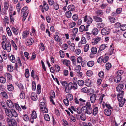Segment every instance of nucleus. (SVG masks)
Segmentation results:
<instances>
[{
	"mask_svg": "<svg viewBox=\"0 0 126 126\" xmlns=\"http://www.w3.org/2000/svg\"><path fill=\"white\" fill-rule=\"evenodd\" d=\"M41 91V85L39 84L37 85V93L39 94Z\"/></svg>",
	"mask_w": 126,
	"mask_h": 126,
	"instance_id": "obj_38",
	"label": "nucleus"
},
{
	"mask_svg": "<svg viewBox=\"0 0 126 126\" xmlns=\"http://www.w3.org/2000/svg\"><path fill=\"white\" fill-rule=\"evenodd\" d=\"M121 77L116 75V77L114 78V80L115 82H119L121 80Z\"/></svg>",
	"mask_w": 126,
	"mask_h": 126,
	"instance_id": "obj_25",
	"label": "nucleus"
},
{
	"mask_svg": "<svg viewBox=\"0 0 126 126\" xmlns=\"http://www.w3.org/2000/svg\"><path fill=\"white\" fill-rule=\"evenodd\" d=\"M6 102L8 106L10 108H13L14 107V104L11 100H8Z\"/></svg>",
	"mask_w": 126,
	"mask_h": 126,
	"instance_id": "obj_15",
	"label": "nucleus"
},
{
	"mask_svg": "<svg viewBox=\"0 0 126 126\" xmlns=\"http://www.w3.org/2000/svg\"><path fill=\"white\" fill-rule=\"evenodd\" d=\"M33 42V40L32 38L27 40L26 42L25 43L27 46L31 45L32 44V42Z\"/></svg>",
	"mask_w": 126,
	"mask_h": 126,
	"instance_id": "obj_19",
	"label": "nucleus"
},
{
	"mask_svg": "<svg viewBox=\"0 0 126 126\" xmlns=\"http://www.w3.org/2000/svg\"><path fill=\"white\" fill-rule=\"evenodd\" d=\"M10 61L13 63H15L16 62V59L15 56L13 55H12L9 57Z\"/></svg>",
	"mask_w": 126,
	"mask_h": 126,
	"instance_id": "obj_35",
	"label": "nucleus"
},
{
	"mask_svg": "<svg viewBox=\"0 0 126 126\" xmlns=\"http://www.w3.org/2000/svg\"><path fill=\"white\" fill-rule=\"evenodd\" d=\"M5 77H6L7 79V81L9 82L10 81L11 79H12V77L11 74L8 73H6L5 75Z\"/></svg>",
	"mask_w": 126,
	"mask_h": 126,
	"instance_id": "obj_23",
	"label": "nucleus"
},
{
	"mask_svg": "<svg viewBox=\"0 0 126 126\" xmlns=\"http://www.w3.org/2000/svg\"><path fill=\"white\" fill-rule=\"evenodd\" d=\"M79 31L80 32H82L84 31H85V26L83 25H81L79 27Z\"/></svg>",
	"mask_w": 126,
	"mask_h": 126,
	"instance_id": "obj_48",
	"label": "nucleus"
},
{
	"mask_svg": "<svg viewBox=\"0 0 126 126\" xmlns=\"http://www.w3.org/2000/svg\"><path fill=\"white\" fill-rule=\"evenodd\" d=\"M7 88L8 90L10 91H12L14 90V87L12 84L7 85Z\"/></svg>",
	"mask_w": 126,
	"mask_h": 126,
	"instance_id": "obj_41",
	"label": "nucleus"
},
{
	"mask_svg": "<svg viewBox=\"0 0 126 126\" xmlns=\"http://www.w3.org/2000/svg\"><path fill=\"white\" fill-rule=\"evenodd\" d=\"M0 82L1 83H4L6 82V79L4 77H0Z\"/></svg>",
	"mask_w": 126,
	"mask_h": 126,
	"instance_id": "obj_54",
	"label": "nucleus"
},
{
	"mask_svg": "<svg viewBox=\"0 0 126 126\" xmlns=\"http://www.w3.org/2000/svg\"><path fill=\"white\" fill-rule=\"evenodd\" d=\"M110 31L109 28L105 27L101 30V33L103 35H107L110 33Z\"/></svg>",
	"mask_w": 126,
	"mask_h": 126,
	"instance_id": "obj_8",
	"label": "nucleus"
},
{
	"mask_svg": "<svg viewBox=\"0 0 126 126\" xmlns=\"http://www.w3.org/2000/svg\"><path fill=\"white\" fill-rule=\"evenodd\" d=\"M11 29L12 30V31L15 35H17L18 33V30L13 27H12Z\"/></svg>",
	"mask_w": 126,
	"mask_h": 126,
	"instance_id": "obj_29",
	"label": "nucleus"
},
{
	"mask_svg": "<svg viewBox=\"0 0 126 126\" xmlns=\"http://www.w3.org/2000/svg\"><path fill=\"white\" fill-rule=\"evenodd\" d=\"M87 108L86 107H82L81 108V111H82V113H86V112H87Z\"/></svg>",
	"mask_w": 126,
	"mask_h": 126,
	"instance_id": "obj_55",
	"label": "nucleus"
},
{
	"mask_svg": "<svg viewBox=\"0 0 126 126\" xmlns=\"http://www.w3.org/2000/svg\"><path fill=\"white\" fill-rule=\"evenodd\" d=\"M6 121L7 122L9 126H17V123L15 120L8 118H6Z\"/></svg>",
	"mask_w": 126,
	"mask_h": 126,
	"instance_id": "obj_7",
	"label": "nucleus"
},
{
	"mask_svg": "<svg viewBox=\"0 0 126 126\" xmlns=\"http://www.w3.org/2000/svg\"><path fill=\"white\" fill-rule=\"evenodd\" d=\"M6 30L8 36H11L12 35V32L10 28L8 27H7L6 28Z\"/></svg>",
	"mask_w": 126,
	"mask_h": 126,
	"instance_id": "obj_32",
	"label": "nucleus"
},
{
	"mask_svg": "<svg viewBox=\"0 0 126 126\" xmlns=\"http://www.w3.org/2000/svg\"><path fill=\"white\" fill-rule=\"evenodd\" d=\"M111 67V64L109 63H108L106 64V67L107 70H109Z\"/></svg>",
	"mask_w": 126,
	"mask_h": 126,
	"instance_id": "obj_52",
	"label": "nucleus"
},
{
	"mask_svg": "<svg viewBox=\"0 0 126 126\" xmlns=\"http://www.w3.org/2000/svg\"><path fill=\"white\" fill-rule=\"evenodd\" d=\"M7 68L8 70L10 72H12L13 70V68L12 66L8 65L7 66Z\"/></svg>",
	"mask_w": 126,
	"mask_h": 126,
	"instance_id": "obj_42",
	"label": "nucleus"
},
{
	"mask_svg": "<svg viewBox=\"0 0 126 126\" xmlns=\"http://www.w3.org/2000/svg\"><path fill=\"white\" fill-rule=\"evenodd\" d=\"M63 63L64 64H65L66 66H68L70 64V62L69 60L66 59H64L63 60Z\"/></svg>",
	"mask_w": 126,
	"mask_h": 126,
	"instance_id": "obj_40",
	"label": "nucleus"
},
{
	"mask_svg": "<svg viewBox=\"0 0 126 126\" xmlns=\"http://www.w3.org/2000/svg\"><path fill=\"white\" fill-rule=\"evenodd\" d=\"M98 108L97 107H95L93 110V114L94 116L96 115L98 113Z\"/></svg>",
	"mask_w": 126,
	"mask_h": 126,
	"instance_id": "obj_28",
	"label": "nucleus"
},
{
	"mask_svg": "<svg viewBox=\"0 0 126 126\" xmlns=\"http://www.w3.org/2000/svg\"><path fill=\"white\" fill-rule=\"evenodd\" d=\"M103 57L101 56L97 60L98 63H101L102 62H103Z\"/></svg>",
	"mask_w": 126,
	"mask_h": 126,
	"instance_id": "obj_62",
	"label": "nucleus"
},
{
	"mask_svg": "<svg viewBox=\"0 0 126 126\" xmlns=\"http://www.w3.org/2000/svg\"><path fill=\"white\" fill-rule=\"evenodd\" d=\"M124 87V85L122 84H119L116 88V90L118 92H119L118 93L117 97L119 102V105L120 107H123L125 104L126 100L125 98H123V96L124 94V91H121Z\"/></svg>",
	"mask_w": 126,
	"mask_h": 126,
	"instance_id": "obj_1",
	"label": "nucleus"
},
{
	"mask_svg": "<svg viewBox=\"0 0 126 126\" xmlns=\"http://www.w3.org/2000/svg\"><path fill=\"white\" fill-rule=\"evenodd\" d=\"M5 112L6 115L9 117H11L13 116L16 117L18 115L16 112L13 109L10 110L6 109Z\"/></svg>",
	"mask_w": 126,
	"mask_h": 126,
	"instance_id": "obj_4",
	"label": "nucleus"
},
{
	"mask_svg": "<svg viewBox=\"0 0 126 126\" xmlns=\"http://www.w3.org/2000/svg\"><path fill=\"white\" fill-rule=\"evenodd\" d=\"M67 97L70 101L72 100L73 99V95L70 94H68Z\"/></svg>",
	"mask_w": 126,
	"mask_h": 126,
	"instance_id": "obj_61",
	"label": "nucleus"
},
{
	"mask_svg": "<svg viewBox=\"0 0 126 126\" xmlns=\"http://www.w3.org/2000/svg\"><path fill=\"white\" fill-rule=\"evenodd\" d=\"M108 55L107 53H106L103 57V62L104 63H106L108 61L109 57L107 56Z\"/></svg>",
	"mask_w": 126,
	"mask_h": 126,
	"instance_id": "obj_24",
	"label": "nucleus"
},
{
	"mask_svg": "<svg viewBox=\"0 0 126 126\" xmlns=\"http://www.w3.org/2000/svg\"><path fill=\"white\" fill-rule=\"evenodd\" d=\"M77 83L78 85L80 86H82L84 84V81L82 80H78Z\"/></svg>",
	"mask_w": 126,
	"mask_h": 126,
	"instance_id": "obj_47",
	"label": "nucleus"
},
{
	"mask_svg": "<svg viewBox=\"0 0 126 126\" xmlns=\"http://www.w3.org/2000/svg\"><path fill=\"white\" fill-rule=\"evenodd\" d=\"M53 6L54 9L56 10H58L59 8V5L57 3L55 2L54 3Z\"/></svg>",
	"mask_w": 126,
	"mask_h": 126,
	"instance_id": "obj_53",
	"label": "nucleus"
},
{
	"mask_svg": "<svg viewBox=\"0 0 126 126\" xmlns=\"http://www.w3.org/2000/svg\"><path fill=\"white\" fill-rule=\"evenodd\" d=\"M92 111L93 110L91 108H88V109H87L86 113L88 114H91L92 113Z\"/></svg>",
	"mask_w": 126,
	"mask_h": 126,
	"instance_id": "obj_59",
	"label": "nucleus"
},
{
	"mask_svg": "<svg viewBox=\"0 0 126 126\" xmlns=\"http://www.w3.org/2000/svg\"><path fill=\"white\" fill-rule=\"evenodd\" d=\"M31 116L32 119H35L37 117L36 113L35 111L33 110L32 111Z\"/></svg>",
	"mask_w": 126,
	"mask_h": 126,
	"instance_id": "obj_50",
	"label": "nucleus"
},
{
	"mask_svg": "<svg viewBox=\"0 0 126 126\" xmlns=\"http://www.w3.org/2000/svg\"><path fill=\"white\" fill-rule=\"evenodd\" d=\"M97 95L95 94H92L90 97V100L91 103H94L96 100Z\"/></svg>",
	"mask_w": 126,
	"mask_h": 126,
	"instance_id": "obj_14",
	"label": "nucleus"
},
{
	"mask_svg": "<svg viewBox=\"0 0 126 126\" xmlns=\"http://www.w3.org/2000/svg\"><path fill=\"white\" fill-rule=\"evenodd\" d=\"M31 99L34 101H36L38 99L37 95L34 93H32L31 94Z\"/></svg>",
	"mask_w": 126,
	"mask_h": 126,
	"instance_id": "obj_12",
	"label": "nucleus"
},
{
	"mask_svg": "<svg viewBox=\"0 0 126 126\" xmlns=\"http://www.w3.org/2000/svg\"><path fill=\"white\" fill-rule=\"evenodd\" d=\"M75 69L76 71L78 73L80 71L81 69V66L79 65H77L76 66Z\"/></svg>",
	"mask_w": 126,
	"mask_h": 126,
	"instance_id": "obj_34",
	"label": "nucleus"
},
{
	"mask_svg": "<svg viewBox=\"0 0 126 126\" xmlns=\"http://www.w3.org/2000/svg\"><path fill=\"white\" fill-rule=\"evenodd\" d=\"M93 19L96 22H100L102 21V18L97 16H93Z\"/></svg>",
	"mask_w": 126,
	"mask_h": 126,
	"instance_id": "obj_21",
	"label": "nucleus"
},
{
	"mask_svg": "<svg viewBox=\"0 0 126 126\" xmlns=\"http://www.w3.org/2000/svg\"><path fill=\"white\" fill-rule=\"evenodd\" d=\"M63 102L64 104L67 106H68L69 105V103L68 100L67 98H66V99H64L63 100Z\"/></svg>",
	"mask_w": 126,
	"mask_h": 126,
	"instance_id": "obj_58",
	"label": "nucleus"
},
{
	"mask_svg": "<svg viewBox=\"0 0 126 126\" xmlns=\"http://www.w3.org/2000/svg\"><path fill=\"white\" fill-rule=\"evenodd\" d=\"M44 117L45 120L48 121H50V118L49 115L48 114H46L44 115Z\"/></svg>",
	"mask_w": 126,
	"mask_h": 126,
	"instance_id": "obj_33",
	"label": "nucleus"
},
{
	"mask_svg": "<svg viewBox=\"0 0 126 126\" xmlns=\"http://www.w3.org/2000/svg\"><path fill=\"white\" fill-rule=\"evenodd\" d=\"M22 118L23 120L26 121H28L29 120V118L27 114L23 115Z\"/></svg>",
	"mask_w": 126,
	"mask_h": 126,
	"instance_id": "obj_43",
	"label": "nucleus"
},
{
	"mask_svg": "<svg viewBox=\"0 0 126 126\" xmlns=\"http://www.w3.org/2000/svg\"><path fill=\"white\" fill-rule=\"evenodd\" d=\"M98 32V29L96 28H94L92 31V33L94 35H97Z\"/></svg>",
	"mask_w": 126,
	"mask_h": 126,
	"instance_id": "obj_30",
	"label": "nucleus"
},
{
	"mask_svg": "<svg viewBox=\"0 0 126 126\" xmlns=\"http://www.w3.org/2000/svg\"><path fill=\"white\" fill-rule=\"evenodd\" d=\"M25 77L26 78H29V73L28 69H27L25 70Z\"/></svg>",
	"mask_w": 126,
	"mask_h": 126,
	"instance_id": "obj_51",
	"label": "nucleus"
},
{
	"mask_svg": "<svg viewBox=\"0 0 126 126\" xmlns=\"http://www.w3.org/2000/svg\"><path fill=\"white\" fill-rule=\"evenodd\" d=\"M80 118L82 120L85 121L86 119V116L85 114L82 113L80 115Z\"/></svg>",
	"mask_w": 126,
	"mask_h": 126,
	"instance_id": "obj_44",
	"label": "nucleus"
},
{
	"mask_svg": "<svg viewBox=\"0 0 126 126\" xmlns=\"http://www.w3.org/2000/svg\"><path fill=\"white\" fill-rule=\"evenodd\" d=\"M41 112L43 113H48V111L46 107L42 109H40Z\"/></svg>",
	"mask_w": 126,
	"mask_h": 126,
	"instance_id": "obj_46",
	"label": "nucleus"
},
{
	"mask_svg": "<svg viewBox=\"0 0 126 126\" xmlns=\"http://www.w3.org/2000/svg\"><path fill=\"white\" fill-rule=\"evenodd\" d=\"M101 39V37H97L95 38L94 40V42H92L93 44L94 45H96L98 43Z\"/></svg>",
	"mask_w": 126,
	"mask_h": 126,
	"instance_id": "obj_17",
	"label": "nucleus"
},
{
	"mask_svg": "<svg viewBox=\"0 0 126 126\" xmlns=\"http://www.w3.org/2000/svg\"><path fill=\"white\" fill-rule=\"evenodd\" d=\"M89 45L88 44L85 45L84 47V51L85 52H87L89 50Z\"/></svg>",
	"mask_w": 126,
	"mask_h": 126,
	"instance_id": "obj_49",
	"label": "nucleus"
},
{
	"mask_svg": "<svg viewBox=\"0 0 126 126\" xmlns=\"http://www.w3.org/2000/svg\"><path fill=\"white\" fill-rule=\"evenodd\" d=\"M87 65L89 67H92L94 64V62L93 61H91L88 62L87 63Z\"/></svg>",
	"mask_w": 126,
	"mask_h": 126,
	"instance_id": "obj_27",
	"label": "nucleus"
},
{
	"mask_svg": "<svg viewBox=\"0 0 126 126\" xmlns=\"http://www.w3.org/2000/svg\"><path fill=\"white\" fill-rule=\"evenodd\" d=\"M28 8L27 6L24 7L22 9L21 12V16L23 17L22 21H24L27 17L29 13Z\"/></svg>",
	"mask_w": 126,
	"mask_h": 126,
	"instance_id": "obj_3",
	"label": "nucleus"
},
{
	"mask_svg": "<svg viewBox=\"0 0 126 126\" xmlns=\"http://www.w3.org/2000/svg\"><path fill=\"white\" fill-rule=\"evenodd\" d=\"M1 44L3 49L6 50L8 52L10 51L11 50V46L9 41H3Z\"/></svg>",
	"mask_w": 126,
	"mask_h": 126,
	"instance_id": "obj_5",
	"label": "nucleus"
},
{
	"mask_svg": "<svg viewBox=\"0 0 126 126\" xmlns=\"http://www.w3.org/2000/svg\"><path fill=\"white\" fill-rule=\"evenodd\" d=\"M65 90L66 93H68L69 92L70 90L73 89L74 90H75L78 88L77 84L75 83H73L70 82L65 87Z\"/></svg>",
	"mask_w": 126,
	"mask_h": 126,
	"instance_id": "obj_2",
	"label": "nucleus"
},
{
	"mask_svg": "<svg viewBox=\"0 0 126 126\" xmlns=\"http://www.w3.org/2000/svg\"><path fill=\"white\" fill-rule=\"evenodd\" d=\"M107 47V44H102L100 46L99 50L100 51H102L104 50V49Z\"/></svg>",
	"mask_w": 126,
	"mask_h": 126,
	"instance_id": "obj_39",
	"label": "nucleus"
},
{
	"mask_svg": "<svg viewBox=\"0 0 126 126\" xmlns=\"http://www.w3.org/2000/svg\"><path fill=\"white\" fill-rule=\"evenodd\" d=\"M65 15L68 18H70L71 16L72 13L71 11H67L65 13Z\"/></svg>",
	"mask_w": 126,
	"mask_h": 126,
	"instance_id": "obj_36",
	"label": "nucleus"
},
{
	"mask_svg": "<svg viewBox=\"0 0 126 126\" xmlns=\"http://www.w3.org/2000/svg\"><path fill=\"white\" fill-rule=\"evenodd\" d=\"M29 32L25 31L23 32L22 35L23 37H26L29 34Z\"/></svg>",
	"mask_w": 126,
	"mask_h": 126,
	"instance_id": "obj_56",
	"label": "nucleus"
},
{
	"mask_svg": "<svg viewBox=\"0 0 126 126\" xmlns=\"http://www.w3.org/2000/svg\"><path fill=\"white\" fill-rule=\"evenodd\" d=\"M4 7L5 10H7L9 5V2L8 1H5L4 3Z\"/></svg>",
	"mask_w": 126,
	"mask_h": 126,
	"instance_id": "obj_26",
	"label": "nucleus"
},
{
	"mask_svg": "<svg viewBox=\"0 0 126 126\" xmlns=\"http://www.w3.org/2000/svg\"><path fill=\"white\" fill-rule=\"evenodd\" d=\"M93 91L92 89H91L88 90L86 87H84L81 89V91L84 93H86L89 92V91Z\"/></svg>",
	"mask_w": 126,
	"mask_h": 126,
	"instance_id": "obj_22",
	"label": "nucleus"
},
{
	"mask_svg": "<svg viewBox=\"0 0 126 126\" xmlns=\"http://www.w3.org/2000/svg\"><path fill=\"white\" fill-rule=\"evenodd\" d=\"M67 8L69 11H74L75 10V7L73 4H71L68 6Z\"/></svg>",
	"mask_w": 126,
	"mask_h": 126,
	"instance_id": "obj_16",
	"label": "nucleus"
},
{
	"mask_svg": "<svg viewBox=\"0 0 126 126\" xmlns=\"http://www.w3.org/2000/svg\"><path fill=\"white\" fill-rule=\"evenodd\" d=\"M43 8L46 11H48L49 9V6L47 3L45 1L43 2Z\"/></svg>",
	"mask_w": 126,
	"mask_h": 126,
	"instance_id": "obj_13",
	"label": "nucleus"
},
{
	"mask_svg": "<svg viewBox=\"0 0 126 126\" xmlns=\"http://www.w3.org/2000/svg\"><path fill=\"white\" fill-rule=\"evenodd\" d=\"M32 89L33 91H35L36 89V85L35 82L34 81H33L32 82Z\"/></svg>",
	"mask_w": 126,
	"mask_h": 126,
	"instance_id": "obj_57",
	"label": "nucleus"
},
{
	"mask_svg": "<svg viewBox=\"0 0 126 126\" xmlns=\"http://www.w3.org/2000/svg\"><path fill=\"white\" fill-rule=\"evenodd\" d=\"M86 43V38L83 36H82L81 38V41L78 44L79 47H81V44H84Z\"/></svg>",
	"mask_w": 126,
	"mask_h": 126,
	"instance_id": "obj_11",
	"label": "nucleus"
},
{
	"mask_svg": "<svg viewBox=\"0 0 126 126\" xmlns=\"http://www.w3.org/2000/svg\"><path fill=\"white\" fill-rule=\"evenodd\" d=\"M104 112L105 115L107 116H109L111 114V111L110 109H106L104 110Z\"/></svg>",
	"mask_w": 126,
	"mask_h": 126,
	"instance_id": "obj_18",
	"label": "nucleus"
},
{
	"mask_svg": "<svg viewBox=\"0 0 126 126\" xmlns=\"http://www.w3.org/2000/svg\"><path fill=\"white\" fill-rule=\"evenodd\" d=\"M54 39L56 41H58L60 42V44H62V40L60 38L59 36L58 35H56L54 36Z\"/></svg>",
	"mask_w": 126,
	"mask_h": 126,
	"instance_id": "obj_20",
	"label": "nucleus"
},
{
	"mask_svg": "<svg viewBox=\"0 0 126 126\" xmlns=\"http://www.w3.org/2000/svg\"><path fill=\"white\" fill-rule=\"evenodd\" d=\"M55 70L56 72H58L60 70V67L58 65H55Z\"/></svg>",
	"mask_w": 126,
	"mask_h": 126,
	"instance_id": "obj_64",
	"label": "nucleus"
},
{
	"mask_svg": "<svg viewBox=\"0 0 126 126\" xmlns=\"http://www.w3.org/2000/svg\"><path fill=\"white\" fill-rule=\"evenodd\" d=\"M18 85V87L21 92L19 95V97L23 99L25 97V93L24 90V87L23 85L21 84H20Z\"/></svg>",
	"mask_w": 126,
	"mask_h": 126,
	"instance_id": "obj_6",
	"label": "nucleus"
},
{
	"mask_svg": "<svg viewBox=\"0 0 126 126\" xmlns=\"http://www.w3.org/2000/svg\"><path fill=\"white\" fill-rule=\"evenodd\" d=\"M121 24L119 22H117L115 24V27L116 28H120Z\"/></svg>",
	"mask_w": 126,
	"mask_h": 126,
	"instance_id": "obj_63",
	"label": "nucleus"
},
{
	"mask_svg": "<svg viewBox=\"0 0 126 126\" xmlns=\"http://www.w3.org/2000/svg\"><path fill=\"white\" fill-rule=\"evenodd\" d=\"M108 18L109 21L111 23H114L115 21V18L110 16H109Z\"/></svg>",
	"mask_w": 126,
	"mask_h": 126,
	"instance_id": "obj_45",
	"label": "nucleus"
},
{
	"mask_svg": "<svg viewBox=\"0 0 126 126\" xmlns=\"http://www.w3.org/2000/svg\"><path fill=\"white\" fill-rule=\"evenodd\" d=\"M47 107L46 103L43 102H42L40 103V109H42L44 108Z\"/></svg>",
	"mask_w": 126,
	"mask_h": 126,
	"instance_id": "obj_31",
	"label": "nucleus"
},
{
	"mask_svg": "<svg viewBox=\"0 0 126 126\" xmlns=\"http://www.w3.org/2000/svg\"><path fill=\"white\" fill-rule=\"evenodd\" d=\"M91 53L90 54L89 56L90 58H92L94 57L95 55L97 53L96 47H92L91 49Z\"/></svg>",
	"mask_w": 126,
	"mask_h": 126,
	"instance_id": "obj_9",
	"label": "nucleus"
},
{
	"mask_svg": "<svg viewBox=\"0 0 126 126\" xmlns=\"http://www.w3.org/2000/svg\"><path fill=\"white\" fill-rule=\"evenodd\" d=\"M83 18L84 21V22H86L88 24L91 23L93 21V19L90 16L86 15Z\"/></svg>",
	"mask_w": 126,
	"mask_h": 126,
	"instance_id": "obj_10",
	"label": "nucleus"
},
{
	"mask_svg": "<svg viewBox=\"0 0 126 126\" xmlns=\"http://www.w3.org/2000/svg\"><path fill=\"white\" fill-rule=\"evenodd\" d=\"M39 46L40 48V49L41 51H43L45 49V47L44 44L43 43H40L39 44Z\"/></svg>",
	"mask_w": 126,
	"mask_h": 126,
	"instance_id": "obj_37",
	"label": "nucleus"
},
{
	"mask_svg": "<svg viewBox=\"0 0 126 126\" xmlns=\"http://www.w3.org/2000/svg\"><path fill=\"white\" fill-rule=\"evenodd\" d=\"M1 94L2 95L3 97L6 98V99L8 97V95L5 92H1Z\"/></svg>",
	"mask_w": 126,
	"mask_h": 126,
	"instance_id": "obj_60",
	"label": "nucleus"
}]
</instances>
